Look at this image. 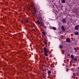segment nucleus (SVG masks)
Here are the masks:
<instances>
[{
	"instance_id": "a211bd4d",
	"label": "nucleus",
	"mask_w": 79,
	"mask_h": 79,
	"mask_svg": "<svg viewBox=\"0 0 79 79\" xmlns=\"http://www.w3.org/2000/svg\"><path fill=\"white\" fill-rule=\"evenodd\" d=\"M37 22L38 23V24H40V22H39V20H38L37 21Z\"/></svg>"
},
{
	"instance_id": "39448f33",
	"label": "nucleus",
	"mask_w": 79,
	"mask_h": 79,
	"mask_svg": "<svg viewBox=\"0 0 79 79\" xmlns=\"http://www.w3.org/2000/svg\"><path fill=\"white\" fill-rule=\"evenodd\" d=\"M62 23H66V20L65 19H63L62 20Z\"/></svg>"
},
{
	"instance_id": "aec40b11",
	"label": "nucleus",
	"mask_w": 79,
	"mask_h": 79,
	"mask_svg": "<svg viewBox=\"0 0 79 79\" xmlns=\"http://www.w3.org/2000/svg\"><path fill=\"white\" fill-rule=\"evenodd\" d=\"M23 23H24V21H22L21 23H22V24H23Z\"/></svg>"
},
{
	"instance_id": "dca6fc26",
	"label": "nucleus",
	"mask_w": 79,
	"mask_h": 79,
	"mask_svg": "<svg viewBox=\"0 0 79 79\" xmlns=\"http://www.w3.org/2000/svg\"><path fill=\"white\" fill-rule=\"evenodd\" d=\"M44 54L45 56H48V54H46V53H44Z\"/></svg>"
},
{
	"instance_id": "f8f14e48",
	"label": "nucleus",
	"mask_w": 79,
	"mask_h": 79,
	"mask_svg": "<svg viewBox=\"0 0 79 79\" xmlns=\"http://www.w3.org/2000/svg\"><path fill=\"white\" fill-rule=\"evenodd\" d=\"M48 74H51V71H49L48 72Z\"/></svg>"
},
{
	"instance_id": "6e6552de",
	"label": "nucleus",
	"mask_w": 79,
	"mask_h": 79,
	"mask_svg": "<svg viewBox=\"0 0 79 79\" xmlns=\"http://www.w3.org/2000/svg\"><path fill=\"white\" fill-rule=\"evenodd\" d=\"M61 2H62V3H65L66 2V1L65 0H62Z\"/></svg>"
},
{
	"instance_id": "20e7f679",
	"label": "nucleus",
	"mask_w": 79,
	"mask_h": 79,
	"mask_svg": "<svg viewBox=\"0 0 79 79\" xmlns=\"http://www.w3.org/2000/svg\"><path fill=\"white\" fill-rule=\"evenodd\" d=\"M67 42H71V40L69 38H67L66 40Z\"/></svg>"
},
{
	"instance_id": "f03ea898",
	"label": "nucleus",
	"mask_w": 79,
	"mask_h": 79,
	"mask_svg": "<svg viewBox=\"0 0 79 79\" xmlns=\"http://www.w3.org/2000/svg\"><path fill=\"white\" fill-rule=\"evenodd\" d=\"M71 60L73 63H76V61H77V58H75L72 60L71 59Z\"/></svg>"
},
{
	"instance_id": "6ab92c4d",
	"label": "nucleus",
	"mask_w": 79,
	"mask_h": 79,
	"mask_svg": "<svg viewBox=\"0 0 79 79\" xmlns=\"http://www.w3.org/2000/svg\"><path fill=\"white\" fill-rule=\"evenodd\" d=\"M74 49L76 51H77V49H76V48H74Z\"/></svg>"
},
{
	"instance_id": "4be33fe9",
	"label": "nucleus",
	"mask_w": 79,
	"mask_h": 79,
	"mask_svg": "<svg viewBox=\"0 0 79 79\" xmlns=\"http://www.w3.org/2000/svg\"><path fill=\"white\" fill-rule=\"evenodd\" d=\"M34 30H35V29H33L31 30V31H34Z\"/></svg>"
},
{
	"instance_id": "7ed1b4c3",
	"label": "nucleus",
	"mask_w": 79,
	"mask_h": 79,
	"mask_svg": "<svg viewBox=\"0 0 79 79\" xmlns=\"http://www.w3.org/2000/svg\"><path fill=\"white\" fill-rule=\"evenodd\" d=\"M79 25H76L75 26L74 29H76V30H78L79 29Z\"/></svg>"
},
{
	"instance_id": "2eb2a0df",
	"label": "nucleus",
	"mask_w": 79,
	"mask_h": 79,
	"mask_svg": "<svg viewBox=\"0 0 79 79\" xmlns=\"http://www.w3.org/2000/svg\"><path fill=\"white\" fill-rule=\"evenodd\" d=\"M42 34H43V35H45V32H43Z\"/></svg>"
},
{
	"instance_id": "412c9836",
	"label": "nucleus",
	"mask_w": 79,
	"mask_h": 79,
	"mask_svg": "<svg viewBox=\"0 0 79 79\" xmlns=\"http://www.w3.org/2000/svg\"><path fill=\"white\" fill-rule=\"evenodd\" d=\"M26 22H27V23H29V21H28L27 20H26Z\"/></svg>"
},
{
	"instance_id": "0eeeda50",
	"label": "nucleus",
	"mask_w": 79,
	"mask_h": 79,
	"mask_svg": "<svg viewBox=\"0 0 79 79\" xmlns=\"http://www.w3.org/2000/svg\"><path fill=\"white\" fill-rule=\"evenodd\" d=\"M61 29H62V30H63V31H65V30L64 29V26H61Z\"/></svg>"
},
{
	"instance_id": "423d86ee",
	"label": "nucleus",
	"mask_w": 79,
	"mask_h": 79,
	"mask_svg": "<svg viewBox=\"0 0 79 79\" xmlns=\"http://www.w3.org/2000/svg\"><path fill=\"white\" fill-rule=\"evenodd\" d=\"M47 48H45V47H44V52H47Z\"/></svg>"
},
{
	"instance_id": "1a4fd4ad",
	"label": "nucleus",
	"mask_w": 79,
	"mask_h": 79,
	"mask_svg": "<svg viewBox=\"0 0 79 79\" xmlns=\"http://www.w3.org/2000/svg\"><path fill=\"white\" fill-rule=\"evenodd\" d=\"M52 29H53L54 30H55L56 31V28L55 27H52V28H51Z\"/></svg>"
},
{
	"instance_id": "393cba45",
	"label": "nucleus",
	"mask_w": 79,
	"mask_h": 79,
	"mask_svg": "<svg viewBox=\"0 0 79 79\" xmlns=\"http://www.w3.org/2000/svg\"><path fill=\"white\" fill-rule=\"evenodd\" d=\"M71 20H73V19H70Z\"/></svg>"
},
{
	"instance_id": "9d476101",
	"label": "nucleus",
	"mask_w": 79,
	"mask_h": 79,
	"mask_svg": "<svg viewBox=\"0 0 79 79\" xmlns=\"http://www.w3.org/2000/svg\"><path fill=\"white\" fill-rule=\"evenodd\" d=\"M71 58H72V59H73H73H74V56H73V54H72V55H71Z\"/></svg>"
},
{
	"instance_id": "4468645a",
	"label": "nucleus",
	"mask_w": 79,
	"mask_h": 79,
	"mask_svg": "<svg viewBox=\"0 0 79 79\" xmlns=\"http://www.w3.org/2000/svg\"><path fill=\"white\" fill-rule=\"evenodd\" d=\"M47 40H45V45H47Z\"/></svg>"
},
{
	"instance_id": "b1692460",
	"label": "nucleus",
	"mask_w": 79,
	"mask_h": 79,
	"mask_svg": "<svg viewBox=\"0 0 79 79\" xmlns=\"http://www.w3.org/2000/svg\"><path fill=\"white\" fill-rule=\"evenodd\" d=\"M44 27H45V26H44V25L43 26Z\"/></svg>"
},
{
	"instance_id": "f3484780",
	"label": "nucleus",
	"mask_w": 79,
	"mask_h": 79,
	"mask_svg": "<svg viewBox=\"0 0 79 79\" xmlns=\"http://www.w3.org/2000/svg\"><path fill=\"white\" fill-rule=\"evenodd\" d=\"M44 53H46V54H47V53H48V51H47V52H44Z\"/></svg>"
},
{
	"instance_id": "9b49d317",
	"label": "nucleus",
	"mask_w": 79,
	"mask_h": 79,
	"mask_svg": "<svg viewBox=\"0 0 79 79\" xmlns=\"http://www.w3.org/2000/svg\"><path fill=\"white\" fill-rule=\"evenodd\" d=\"M75 35H79V32H76L75 33Z\"/></svg>"
},
{
	"instance_id": "5701e85b",
	"label": "nucleus",
	"mask_w": 79,
	"mask_h": 79,
	"mask_svg": "<svg viewBox=\"0 0 79 79\" xmlns=\"http://www.w3.org/2000/svg\"><path fill=\"white\" fill-rule=\"evenodd\" d=\"M42 26H44V23H42Z\"/></svg>"
},
{
	"instance_id": "ddd939ff",
	"label": "nucleus",
	"mask_w": 79,
	"mask_h": 79,
	"mask_svg": "<svg viewBox=\"0 0 79 79\" xmlns=\"http://www.w3.org/2000/svg\"><path fill=\"white\" fill-rule=\"evenodd\" d=\"M59 48H60V49H61V48H63V46H62L61 45H60V46H59Z\"/></svg>"
},
{
	"instance_id": "f257e3e1",
	"label": "nucleus",
	"mask_w": 79,
	"mask_h": 79,
	"mask_svg": "<svg viewBox=\"0 0 79 79\" xmlns=\"http://www.w3.org/2000/svg\"><path fill=\"white\" fill-rule=\"evenodd\" d=\"M31 6V8H32V9H34L33 13V14H34V15H35V14H36L37 12H38V10H35L32 6Z\"/></svg>"
}]
</instances>
